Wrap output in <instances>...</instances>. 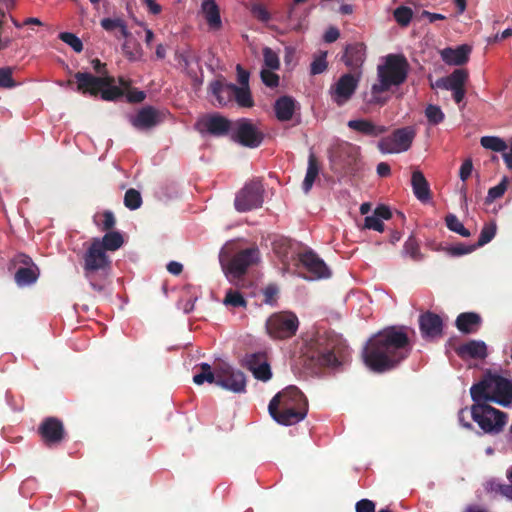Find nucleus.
Wrapping results in <instances>:
<instances>
[{"label": "nucleus", "mask_w": 512, "mask_h": 512, "mask_svg": "<svg viewBox=\"0 0 512 512\" xmlns=\"http://www.w3.org/2000/svg\"><path fill=\"white\" fill-rule=\"evenodd\" d=\"M393 16L395 21L402 27H406L410 24L412 17H413V11L411 8L407 6H399L397 7L394 12Z\"/></svg>", "instance_id": "43"}, {"label": "nucleus", "mask_w": 512, "mask_h": 512, "mask_svg": "<svg viewBox=\"0 0 512 512\" xmlns=\"http://www.w3.org/2000/svg\"><path fill=\"white\" fill-rule=\"evenodd\" d=\"M59 39L69 45L75 52L80 53L83 50V43L79 37L71 32H61Z\"/></svg>", "instance_id": "50"}, {"label": "nucleus", "mask_w": 512, "mask_h": 512, "mask_svg": "<svg viewBox=\"0 0 512 512\" xmlns=\"http://www.w3.org/2000/svg\"><path fill=\"white\" fill-rule=\"evenodd\" d=\"M497 226L495 222L486 223L479 235L478 241L474 246L476 249L489 243L496 235Z\"/></svg>", "instance_id": "40"}, {"label": "nucleus", "mask_w": 512, "mask_h": 512, "mask_svg": "<svg viewBox=\"0 0 512 512\" xmlns=\"http://www.w3.org/2000/svg\"><path fill=\"white\" fill-rule=\"evenodd\" d=\"M233 126V121H230L229 119L218 113L207 115L197 123L199 131H206L210 135L216 137L226 135H229L231 137Z\"/></svg>", "instance_id": "16"}, {"label": "nucleus", "mask_w": 512, "mask_h": 512, "mask_svg": "<svg viewBox=\"0 0 512 512\" xmlns=\"http://www.w3.org/2000/svg\"><path fill=\"white\" fill-rule=\"evenodd\" d=\"M263 57L265 65L271 69L276 70L280 67L278 55L269 47L263 49Z\"/></svg>", "instance_id": "53"}, {"label": "nucleus", "mask_w": 512, "mask_h": 512, "mask_svg": "<svg viewBox=\"0 0 512 512\" xmlns=\"http://www.w3.org/2000/svg\"><path fill=\"white\" fill-rule=\"evenodd\" d=\"M473 171V163L470 158L463 161L460 170H459V177L460 179L465 182L472 174Z\"/></svg>", "instance_id": "61"}, {"label": "nucleus", "mask_w": 512, "mask_h": 512, "mask_svg": "<svg viewBox=\"0 0 512 512\" xmlns=\"http://www.w3.org/2000/svg\"><path fill=\"white\" fill-rule=\"evenodd\" d=\"M472 400H489L503 407L512 406V381L500 375L488 373L471 386Z\"/></svg>", "instance_id": "6"}, {"label": "nucleus", "mask_w": 512, "mask_h": 512, "mask_svg": "<svg viewBox=\"0 0 512 512\" xmlns=\"http://www.w3.org/2000/svg\"><path fill=\"white\" fill-rule=\"evenodd\" d=\"M201 10L210 29L219 30L222 27L220 10L215 0H204Z\"/></svg>", "instance_id": "29"}, {"label": "nucleus", "mask_w": 512, "mask_h": 512, "mask_svg": "<svg viewBox=\"0 0 512 512\" xmlns=\"http://www.w3.org/2000/svg\"><path fill=\"white\" fill-rule=\"evenodd\" d=\"M253 376L260 381L266 382L271 379L272 372L270 364L268 363L267 356L261 362V365L257 367L253 372Z\"/></svg>", "instance_id": "52"}, {"label": "nucleus", "mask_w": 512, "mask_h": 512, "mask_svg": "<svg viewBox=\"0 0 512 512\" xmlns=\"http://www.w3.org/2000/svg\"><path fill=\"white\" fill-rule=\"evenodd\" d=\"M299 260L311 274V279L328 278L330 276V270L325 262L313 251L309 250L301 253Z\"/></svg>", "instance_id": "19"}, {"label": "nucleus", "mask_w": 512, "mask_h": 512, "mask_svg": "<svg viewBox=\"0 0 512 512\" xmlns=\"http://www.w3.org/2000/svg\"><path fill=\"white\" fill-rule=\"evenodd\" d=\"M175 59L190 78H197L196 68H200V56L191 46L177 50Z\"/></svg>", "instance_id": "20"}, {"label": "nucleus", "mask_w": 512, "mask_h": 512, "mask_svg": "<svg viewBox=\"0 0 512 512\" xmlns=\"http://www.w3.org/2000/svg\"><path fill=\"white\" fill-rule=\"evenodd\" d=\"M125 41L122 45V51L125 57L130 61H135L141 56V47L140 44L131 37V34L128 37H124Z\"/></svg>", "instance_id": "38"}, {"label": "nucleus", "mask_w": 512, "mask_h": 512, "mask_svg": "<svg viewBox=\"0 0 512 512\" xmlns=\"http://www.w3.org/2000/svg\"><path fill=\"white\" fill-rule=\"evenodd\" d=\"M132 125L137 129H150L159 123V115L155 108L144 107L131 119Z\"/></svg>", "instance_id": "24"}, {"label": "nucleus", "mask_w": 512, "mask_h": 512, "mask_svg": "<svg viewBox=\"0 0 512 512\" xmlns=\"http://www.w3.org/2000/svg\"><path fill=\"white\" fill-rule=\"evenodd\" d=\"M410 64L403 54H388L382 65L377 67V83L371 87L369 97L365 98L368 105L384 106L391 96L390 89L402 85L408 77Z\"/></svg>", "instance_id": "3"}, {"label": "nucleus", "mask_w": 512, "mask_h": 512, "mask_svg": "<svg viewBox=\"0 0 512 512\" xmlns=\"http://www.w3.org/2000/svg\"><path fill=\"white\" fill-rule=\"evenodd\" d=\"M412 345L406 332L401 326L386 327L372 335L363 350L365 365L376 373L395 369L409 357Z\"/></svg>", "instance_id": "1"}, {"label": "nucleus", "mask_w": 512, "mask_h": 512, "mask_svg": "<svg viewBox=\"0 0 512 512\" xmlns=\"http://www.w3.org/2000/svg\"><path fill=\"white\" fill-rule=\"evenodd\" d=\"M223 303L226 306H232V307H246L247 301L244 299L243 295L236 290L229 289L226 292L225 298Z\"/></svg>", "instance_id": "46"}, {"label": "nucleus", "mask_w": 512, "mask_h": 512, "mask_svg": "<svg viewBox=\"0 0 512 512\" xmlns=\"http://www.w3.org/2000/svg\"><path fill=\"white\" fill-rule=\"evenodd\" d=\"M111 264L112 261L107 253L98 244L91 241L83 255V272L95 292L103 293L105 291Z\"/></svg>", "instance_id": "7"}, {"label": "nucleus", "mask_w": 512, "mask_h": 512, "mask_svg": "<svg viewBox=\"0 0 512 512\" xmlns=\"http://www.w3.org/2000/svg\"><path fill=\"white\" fill-rule=\"evenodd\" d=\"M364 229H372L378 232L384 231V223L376 215L366 216L364 219Z\"/></svg>", "instance_id": "59"}, {"label": "nucleus", "mask_w": 512, "mask_h": 512, "mask_svg": "<svg viewBox=\"0 0 512 512\" xmlns=\"http://www.w3.org/2000/svg\"><path fill=\"white\" fill-rule=\"evenodd\" d=\"M103 220L101 223H97L101 231L109 232L112 231L116 224V219L112 211L106 210L101 215Z\"/></svg>", "instance_id": "56"}, {"label": "nucleus", "mask_w": 512, "mask_h": 512, "mask_svg": "<svg viewBox=\"0 0 512 512\" xmlns=\"http://www.w3.org/2000/svg\"><path fill=\"white\" fill-rule=\"evenodd\" d=\"M411 185L413 189V193L416 198L422 202L427 201L431 197V191L428 181L426 180L424 174L415 170L412 173Z\"/></svg>", "instance_id": "30"}, {"label": "nucleus", "mask_w": 512, "mask_h": 512, "mask_svg": "<svg viewBox=\"0 0 512 512\" xmlns=\"http://www.w3.org/2000/svg\"><path fill=\"white\" fill-rule=\"evenodd\" d=\"M475 249H476V246H474V244L473 245H465V244L460 243V244L448 247L445 250L450 256L456 257V256H462V255L472 253Z\"/></svg>", "instance_id": "57"}, {"label": "nucleus", "mask_w": 512, "mask_h": 512, "mask_svg": "<svg viewBox=\"0 0 512 512\" xmlns=\"http://www.w3.org/2000/svg\"><path fill=\"white\" fill-rule=\"evenodd\" d=\"M445 222L447 228L450 231L455 232L463 237H469L471 235L469 230L464 227V225L460 222L456 215L448 214L445 217Z\"/></svg>", "instance_id": "42"}, {"label": "nucleus", "mask_w": 512, "mask_h": 512, "mask_svg": "<svg viewBox=\"0 0 512 512\" xmlns=\"http://www.w3.org/2000/svg\"><path fill=\"white\" fill-rule=\"evenodd\" d=\"M482 324V318L475 312L460 313L455 321L457 329L463 334L476 333Z\"/></svg>", "instance_id": "23"}, {"label": "nucleus", "mask_w": 512, "mask_h": 512, "mask_svg": "<svg viewBox=\"0 0 512 512\" xmlns=\"http://www.w3.org/2000/svg\"><path fill=\"white\" fill-rule=\"evenodd\" d=\"M260 252L256 247H250L237 252L228 262L224 264L220 259L223 270L234 278L242 277L248 268L259 261Z\"/></svg>", "instance_id": "13"}, {"label": "nucleus", "mask_w": 512, "mask_h": 512, "mask_svg": "<svg viewBox=\"0 0 512 512\" xmlns=\"http://www.w3.org/2000/svg\"><path fill=\"white\" fill-rule=\"evenodd\" d=\"M342 60L346 66L352 69L359 68L365 61V45L358 42L348 44Z\"/></svg>", "instance_id": "25"}, {"label": "nucleus", "mask_w": 512, "mask_h": 512, "mask_svg": "<svg viewBox=\"0 0 512 512\" xmlns=\"http://www.w3.org/2000/svg\"><path fill=\"white\" fill-rule=\"evenodd\" d=\"M264 187L260 180L253 179L236 194L234 206L238 212L257 209L263 204Z\"/></svg>", "instance_id": "11"}, {"label": "nucleus", "mask_w": 512, "mask_h": 512, "mask_svg": "<svg viewBox=\"0 0 512 512\" xmlns=\"http://www.w3.org/2000/svg\"><path fill=\"white\" fill-rule=\"evenodd\" d=\"M419 328L424 339H434L443 334L442 318L431 311H427L419 316Z\"/></svg>", "instance_id": "18"}, {"label": "nucleus", "mask_w": 512, "mask_h": 512, "mask_svg": "<svg viewBox=\"0 0 512 512\" xmlns=\"http://www.w3.org/2000/svg\"><path fill=\"white\" fill-rule=\"evenodd\" d=\"M468 73L464 69H456L446 78L439 79L437 86L446 90H456L465 86Z\"/></svg>", "instance_id": "32"}, {"label": "nucleus", "mask_w": 512, "mask_h": 512, "mask_svg": "<svg viewBox=\"0 0 512 512\" xmlns=\"http://www.w3.org/2000/svg\"><path fill=\"white\" fill-rule=\"evenodd\" d=\"M264 352H256L247 354L244 358V366L251 372L261 365V362L266 357Z\"/></svg>", "instance_id": "51"}, {"label": "nucleus", "mask_w": 512, "mask_h": 512, "mask_svg": "<svg viewBox=\"0 0 512 512\" xmlns=\"http://www.w3.org/2000/svg\"><path fill=\"white\" fill-rule=\"evenodd\" d=\"M356 512H375V504L368 499H362L356 503Z\"/></svg>", "instance_id": "64"}, {"label": "nucleus", "mask_w": 512, "mask_h": 512, "mask_svg": "<svg viewBox=\"0 0 512 512\" xmlns=\"http://www.w3.org/2000/svg\"><path fill=\"white\" fill-rule=\"evenodd\" d=\"M425 116L430 125H438L445 119V115L441 108L433 104H429L425 108Z\"/></svg>", "instance_id": "44"}, {"label": "nucleus", "mask_w": 512, "mask_h": 512, "mask_svg": "<svg viewBox=\"0 0 512 512\" xmlns=\"http://www.w3.org/2000/svg\"><path fill=\"white\" fill-rule=\"evenodd\" d=\"M298 326V318L292 312L275 313L266 321L267 333L274 339L293 337L298 330Z\"/></svg>", "instance_id": "10"}, {"label": "nucleus", "mask_w": 512, "mask_h": 512, "mask_svg": "<svg viewBox=\"0 0 512 512\" xmlns=\"http://www.w3.org/2000/svg\"><path fill=\"white\" fill-rule=\"evenodd\" d=\"M480 143L485 149L495 152H504L507 149L505 141L496 136H483Z\"/></svg>", "instance_id": "41"}, {"label": "nucleus", "mask_w": 512, "mask_h": 512, "mask_svg": "<svg viewBox=\"0 0 512 512\" xmlns=\"http://www.w3.org/2000/svg\"><path fill=\"white\" fill-rule=\"evenodd\" d=\"M92 241L103 251H116L124 243V238L119 231H109L102 238H93Z\"/></svg>", "instance_id": "33"}, {"label": "nucleus", "mask_w": 512, "mask_h": 512, "mask_svg": "<svg viewBox=\"0 0 512 512\" xmlns=\"http://www.w3.org/2000/svg\"><path fill=\"white\" fill-rule=\"evenodd\" d=\"M99 95L105 101H114L122 97L124 95V91L117 86L106 87L100 91Z\"/></svg>", "instance_id": "55"}, {"label": "nucleus", "mask_w": 512, "mask_h": 512, "mask_svg": "<svg viewBox=\"0 0 512 512\" xmlns=\"http://www.w3.org/2000/svg\"><path fill=\"white\" fill-rule=\"evenodd\" d=\"M12 73L11 67L0 68V88H13L16 86Z\"/></svg>", "instance_id": "54"}, {"label": "nucleus", "mask_w": 512, "mask_h": 512, "mask_svg": "<svg viewBox=\"0 0 512 512\" xmlns=\"http://www.w3.org/2000/svg\"><path fill=\"white\" fill-rule=\"evenodd\" d=\"M38 433L46 446H54L65 438L63 422L56 417H47L38 427Z\"/></svg>", "instance_id": "17"}, {"label": "nucleus", "mask_w": 512, "mask_h": 512, "mask_svg": "<svg viewBox=\"0 0 512 512\" xmlns=\"http://www.w3.org/2000/svg\"><path fill=\"white\" fill-rule=\"evenodd\" d=\"M319 171L320 167L318 160L313 153H310L308 157V167L306 175L302 184V188L305 193H308L311 190L316 178L319 175Z\"/></svg>", "instance_id": "35"}, {"label": "nucleus", "mask_w": 512, "mask_h": 512, "mask_svg": "<svg viewBox=\"0 0 512 512\" xmlns=\"http://www.w3.org/2000/svg\"><path fill=\"white\" fill-rule=\"evenodd\" d=\"M327 52L320 51L319 55L314 58L310 65V73L312 75H318L326 71L328 63L326 61Z\"/></svg>", "instance_id": "48"}, {"label": "nucleus", "mask_w": 512, "mask_h": 512, "mask_svg": "<svg viewBox=\"0 0 512 512\" xmlns=\"http://www.w3.org/2000/svg\"><path fill=\"white\" fill-rule=\"evenodd\" d=\"M357 87L358 79L354 75L350 73L342 75L329 90L332 101L337 106L345 105L352 98Z\"/></svg>", "instance_id": "15"}, {"label": "nucleus", "mask_w": 512, "mask_h": 512, "mask_svg": "<svg viewBox=\"0 0 512 512\" xmlns=\"http://www.w3.org/2000/svg\"><path fill=\"white\" fill-rule=\"evenodd\" d=\"M198 367L200 371L193 376L195 384L202 385L204 382H207L218 385V367H216L215 371H212L208 363H201Z\"/></svg>", "instance_id": "34"}, {"label": "nucleus", "mask_w": 512, "mask_h": 512, "mask_svg": "<svg viewBox=\"0 0 512 512\" xmlns=\"http://www.w3.org/2000/svg\"><path fill=\"white\" fill-rule=\"evenodd\" d=\"M278 292H279V290L275 285H268L263 290L264 302L266 304H273L276 301Z\"/></svg>", "instance_id": "62"}, {"label": "nucleus", "mask_w": 512, "mask_h": 512, "mask_svg": "<svg viewBox=\"0 0 512 512\" xmlns=\"http://www.w3.org/2000/svg\"><path fill=\"white\" fill-rule=\"evenodd\" d=\"M347 126L354 131L370 137H377L387 131L385 126L375 125L372 121L367 119L350 120Z\"/></svg>", "instance_id": "27"}, {"label": "nucleus", "mask_w": 512, "mask_h": 512, "mask_svg": "<svg viewBox=\"0 0 512 512\" xmlns=\"http://www.w3.org/2000/svg\"><path fill=\"white\" fill-rule=\"evenodd\" d=\"M416 135L414 126L397 128L390 135L382 137L377 147L383 154H400L411 148Z\"/></svg>", "instance_id": "9"}, {"label": "nucleus", "mask_w": 512, "mask_h": 512, "mask_svg": "<svg viewBox=\"0 0 512 512\" xmlns=\"http://www.w3.org/2000/svg\"><path fill=\"white\" fill-rule=\"evenodd\" d=\"M474 404L470 407L469 413L472 420L479 426L485 434L497 435L501 433L507 424L508 414L492 407L489 400H473ZM468 413L467 408L459 411V421L463 427L472 430L473 425L465 421L464 414Z\"/></svg>", "instance_id": "5"}, {"label": "nucleus", "mask_w": 512, "mask_h": 512, "mask_svg": "<svg viewBox=\"0 0 512 512\" xmlns=\"http://www.w3.org/2000/svg\"><path fill=\"white\" fill-rule=\"evenodd\" d=\"M38 268L32 264L28 267H20L15 273V281L19 286H27L36 282Z\"/></svg>", "instance_id": "36"}, {"label": "nucleus", "mask_w": 512, "mask_h": 512, "mask_svg": "<svg viewBox=\"0 0 512 512\" xmlns=\"http://www.w3.org/2000/svg\"><path fill=\"white\" fill-rule=\"evenodd\" d=\"M358 157L359 147L347 141L338 142L330 149L332 169L343 176L354 172Z\"/></svg>", "instance_id": "8"}, {"label": "nucleus", "mask_w": 512, "mask_h": 512, "mask_svg": "<svg viewBox=\"0 0 512 512\" xmlns=\"http://www.w3.org/2000/svg\"><path fill=\"white\" fill-rule=\"evenodd\" d=\"M508 182H509V180L505 176L502 178V180L500 181V183L498 185L491 187L488 190V194L486 197V203H492L496 199L502 197L504 195L505 191L507 190Z\"/></svg>", "instance_id": "47"}, {"label": "nucleus", "mask_w": 512, "mask_h": 512, "mask_svg": "<svg viewBox=\"0 0 512 512\" xmlns=\"http://www.w3.org/2000/svg\"><path fill=\"white\" fill-rule=\"evenodd\" d=\"M218 386L234 393H242L246 390V377L240 370L222 364L218 366Z\"/></svg>", "instance_id": "14"}, {"label": "nucleus", "mask_w": 512, "mask_h": 512, "mask_svg": "<svg viewBox=\"0 0 512 512\" xmlns=\"http://www.w3.org/2000/svg\"><path fill=\"white\" fill-rule=\"evenodd\" d=\"M262 82L270 88L279 85V76L271 71V69H263L260 73Z\"/></svg>", "instance_id": "58"}, {"label": "nucleus", "mask_w": 512, "mask_h": 512, "mask_svg": "<svg viewBox=\"0 0 512 512\" xmlns=\"http://www.w3.org/2000/svg\"><path fill=\"white\" fill-rule=\"evenodd\" d=\"M234 86L235 84L222 80H215L210 84L211 93L215 96L218 105L227 106L233 103Z\"/></svg>", "instance_id": "22"}, {"label": "nucleus", "mask_w": 512, "mask_h": 512, "mask_svg": "<svg viewBox=\"0 0 512 512\" xmlns=\"http://www.w3.org/2000/svg\"><path fill=\"white\" fill-rule=\"evenodd\" d=\"M231 139L248 148L259 147L264 140V133L248 118L234 121Z\"/></svg>", "instance_id": "12"}, {"label": "nucleus", "mask_w": 512, "mask_h": 512, "mask_svg": "<svg viewBox=\"0 0 512 512\" xmlns=\"http://www.w3.org/2000/svg\"><path fill=\"white\" fill-rule=\"evenodd\" d=\"M460 357L469 356L474 359H484L487 356V346L485 342L470 340L456 349Z\"/></svg>", "instance_id": "28"}, {"label": "nucleus", "mask_w": 512, "mask_h": 512, "mask_svg": "<svg viewBox=\"0 0 512 512\" xmlns=\"http://www.w3.org/2000/svg\"><path fill=\"white\" fill-rule=\"evenodd\" d=\"M404 252L406 255L410 256L413 260L419 261L422 259V254L420 252V246L417 240L410 236L404 244Z\"/></svg>", "instance_id": "49"}, {"label": "nucleus", "mask_w": 512, "mask_h": 512, "mask_svg": "<svg viewBox=\"0 0 512 512\" xmlns=\"http://www.w3.org/2000/svg\"><path fill=\"white\" fill-rule=\"evenodd\" d=\"M274 110L279 121H289L292 119L295 111V101L290 96L279 97L274 104Z\"/></svg>", "instance_id": "31"}, {"label": "nucleus", "mask_w": 512, "mask_h": 512, "mask_svg": "<svg viewBox=\"0 0 512 512\" xmlns=\"http://www.w3.org/2000/svg\"><path fill=\"white\" fill-rule=\"evenodd\" d=\"M471 46L467 44H463L458 46L457 48H445L441 52L442 59L447 64L452 65H463L469 60V55L471 53Z\"/></svg>", "instance_id": "26"}, {"label": "nucleus", "mask_w": 512, "mask_h": 512, "mask_svg": "<svg viewBox=\"0 0 512 512\" xmlns=\"http://www.w3.org/2000/svg\"><path fill=\"white\" fill-rule=\"evenodd\" d=\"M507 478H508L510 484L499 485V492L503 496H505L508 499L512 500V468L508 470Z\"/></svg>", "instance_id": "63"}, {"label": "nucleus", "mask_w": 512, "mask_h": 512, "mask_svg": "<svg viewBox=\"0 0 512 512\" xmlns=\"http://www.w3.org/2000/svg\"><path fill=\"white\" fill-rule=\"evenodd\" d=\"M268 411L277 423L285 426L294 425L307 416L308 400L298 387L290 385L271 399Z\"/></svg>", "instance_id": "4"}, {"label": "nucleus", "mask_w": 512, "mask_h": 512, "mask_svg": "<svg viewBox=\"0 0 512 512\" xmlns=\"http://www.w3.org/2000/svg\"><path fill=\"white\" fill-rule=\"evenodd\" d=\"M124 205L130 210H136L142 205V197L139 191L130 188L125 192Z\"/></svg>", "instance_id": "45"}, {"label": "nucleus", "mask_w": 512, "mask_h": 512, "mask_svg": "<svg viewBox=\"0 0 512 512\" xmlns=\"http://www.w3.org/2000/svg\"><path fill=\"white\" fill-rule=\"evenodd\" d=\"M74 79L77 84V92L83 95L88 94L92 97H97L99 95L101 91V80L98 76L89 72H77L74 74Z\"/></svg>", "instance_id": "21"}, {"label": "nucleus", "mask_w": 512, "mask_h": 512, "mask_svg": "<svg viewBox=\"0 0 512 512\" xmlns=\"http://www.w3.org/2000/svg\"><path fill=\"white\" fill-rule=\"evenodd\" d=\"M101 26L106 31H112L116 28L119 29L120 37H128L130 35L125 22L120 18H104L101 20ZM117 38H119V36H117Z\"/></svg>", "instance_id": "39"}, {"label": "nucleus", "mask_w": 512, "mask_h": 512, "mask_svg": "<svg viewBox=\"0 0 512 512\" xmlns=\"http://www.w3.org/2000/svg\"><path fill=\"white\" fill-rule=\"evenodd\" d=\"M233 102L241 108H252L254 100L249 87L234 86Z\"/></svg>", "instance_id": "37"}, {"label": "nucleus", "mask_w": 512, "mask_h": 512, "mask_svg": "<svg viewBox=\"0 0 512 512\" xmlns=\"http://www.w3.org/2000/svg\"><path fill=\"white\" fill-rule=\"evenodd\" d=\"M252 15L261 22H268L271 18L269 11L262 4H254L251 7Z\"/></svg>", "instance_id": "60"}, {"label": "nucleus", "mask_w": 512, "mask_h": 512, "mask_svg": "<svg viewBox=\"0 0 512 512\" xmlns=\"http://www.w3.org/2000/svg\"><path fill=\"white\" fill-rule=\"evenodd\" d=\"M304 356L310 366L334 369L346 362L349 351L342 336L334 331H324L307 342Z\"/></svg>", "instance_id": "2"}]
</instances>
